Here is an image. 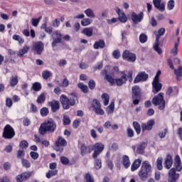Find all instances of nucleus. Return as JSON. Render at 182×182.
<instances>
[{
    "label": "nucleus",
    "mask_w": 182,
    "mask_h": 182,
    "mask_svg": "<svg viewBox=\"0 0 182 182\" xmlns=\"http://www.w3.org/2000/svg\"><path fill=\"white\" fill-rule=\"evenodd\" d=\"M164 166L165 168L167 170H170L173 166V156L171 155L168 154L164 159Z\"/></svg>",
    "instance_id": "20"
},
{
    "label": "nucleus",
    "mask_w": 182,
    "mask_h": 182,
    "mask_svg": "<svg viewBox=\"0 0 182 182\" xmlns=\"http://www.w3.org/2000/svg\"><path fill=\"white\" fill-rule=\"evenodd\" d=\"M86 36L90 37L93 35V28H85L82 32Z\"/></svg>",
    "instance_id": "37"
},
{
    "label": "nucleus",
    "mask_w": 182,
    "mask_h": 182,
    "mask_svg": "<svg viewBox=\"0 0 182 182\" xmlns=\"http://www.w3.org/2000/svg\"><path fill=\"white\" fill-rule=\"evenodd\" d=\"M21 149H28V146H29V144L28 143L27 141H25V140H23L20 142V144H19Z\"/></svg>",
    "instance_id": "58"
},
{
    "label": "nucleus",
    "mask_w": 182,
    "mask_h": 182,
    "mask_svg": "<svg viewBox=\"0 0 182 182\" xmlns=\"http://www.w3.org/2000/svg\"><path fill=\"white\" fill-rule=\"evenodd\" d=\"M0 182H11V181L9 180V177L2 176L0 178Z\"/></svg>",
    "instance_id": "64"
},
{
    "label": "nucleus",
    "mask_w": 182,
    "mask_h": 182,
    "mask_svg": "<svg viewBox=\"0 0 182 182\" xmlns=\"http://www.w3.org/2000/svg\"><path fill=\"white\" fill-rule=\"evenodd\" d=\"M106 46V43H105L104 40H100L99 41H96L94 45L93 48L94 49H103Z\"/></svg>",
    "instance_id": "30"
},
{
    "label": "nucleus",
    "mask_w": 182,
    "mask_h": 182,
    "mask_svg": "<svg viewBox=\"0 0 182 182\" xmlns=\"http://www.w3.org/2000/svg\"><path fill=\"white\" fill-rule=\"evenodd\" d=\"M88 87L90 89V90H93L95 87H96V82L93 80H90L88 82Z\"/></svg>",
    "instance_id": "55"
},
{
    "label": "nucleus",
    "mask_w": 182,
    "mask_h": 182,
    "mask_svg": "<svg viewBox=\"0 0 182 182\" xmlns=\"http://www.w3.org/2000/svg\"><path fill=\"white\" fill-rule=\"evenodd\" d=\"M17 157L18 159H23V157H25V151L22 150H18L17 151Z\"/></svg>",
    "instance_id": "63"
},
{
    "label": "nucleus",
    "mask_w": 182,
    "mask_h": 182,
    "mask_svg": "<svg viewBox=\"0 0 182 182\" xmlns=\"http://www.w3.org/2000/svg\"><path fill=\"white\" fill-rule=\"evenodd\" d=\"M51 75L50 72L49 71H43L42 73V76L43 79H49V77Z\"/></svg>",
    "instance_id": "62"
},
{
    "label": "nucleus",
    "mask_w": 182,
    "mask_h": 182,
    "mask_svg": "<svg viewBox=\"0 0 182 182\" xmlns=\"http://www.w3.org/2000/svg\"><path fill=\"white\" fill-rule=\"evenodd\" d=\"M31 176H32V173L31 172H23L20 175H18L16 176V180L17 181H26V180H28Z\"/></svg>",
    "instance_id": "21"
},
{
    "label": "nucleus",
    "mask_w": 182,
    "mask_h": 182,
    "mask_svg": "<svg viewBox=\"0 0 182 182\" xmlns=\"http://www.w3.org/2000/svg\"><path fill=\"white\" fill-rule=\"evenodd\" d=\"M58 175V170H49L48 171V173H46V177L47 178H51V177H53V176H57Z\"/></svg>",
    "instance_id": "41"
},
{
    "label": "nucleus",
    "mask_w": 182,
    "mask_h": 182,
    "mask_svg": "<svg viewBox=\"0 0 182 182\" xmlns=\"http://www.w3.org/2000/svg\"><path fill=\"white\" fill-rule=\"evenodd\" d=\"M15 129L10 124H6L3 130L2 137L7 140H11V139H14L15 137Z\"/></svg>",
    "instance_id": "7"
},
{
    "label": "nucleus",
    "mask_w": 182,
    "mask_h": 182,
    "mask_svg": "<svg viewBox=\"0 0 182 182\" xmlns=\"http://www.w3.org/2000/svg\"><path fill=\"white\" fill-rule=\"evenodd\" d=\"M151 173V165L149 161H144L141 164L138 176L141 181H146Z\"/></svg>",
    "instance_id": "4"
},
{
    "label": "nucleus",
    "mask_w": 182,
    "mask_h": 182,
    "mask_svg": "<svg viewBox=\"0 0 182 182\" xmlns=\"http://www.w3.org/2000/svg\"><path fill=\"white\" fill-rule=\"evenodd\" d=\"M18 76L11 77V78L10 79V85L11 86V87H15L16 85H18Z\"/></svg>",
    "instance_id": "47"
},
{
    "label": "nucleus",
    "mask_w": 182,
    "mask_h": 182,
    "mask_svg": "<svg viewBox=\"0 0 182 182\" xmlns=\"http://www.w3.org/2000/svg\"><path fill=\"white\" fill-rule=\"evenodd\" d=\"M112 56L114 59L120 58V51L119 50H114L112 53Z\"/></svg>",
    "instance_id": "60"
},
{
    "label": "nucleus",
    "mask_w": 182,
    "mask_h": 182,
    "mask_svg": "<svg viewBox=\"0 0 182 182\" xmlns=\"http://www.w3.org/2000/svg\"><path fill=\"white\" fill-rule=\"evenodd\" d=\"M84 178L85 180V182H95V179L92 178L90 173H85Z\"/></svg>",
    "instance_id": "56"
},
{
    "label": "nucleus",
    "mask_w": 182,
    "mask_h": 182,
    "mask_svg": "<svg viewBox=\"0 0 182 182\" xmlns=\"http://www.w3.org/2000/svg\"><path fill=\"white\" fill-rule=\"evenodd\" d=\"M60 160L61 164H63V166H68L69 164V159L66 156H60Z\"/></svg>",
    "instance_id": "50"
},
{
    "label": "nucleus",
    "mask_w": 182,
    "mask_h": 182,
    "mask_svg": "<svg viewBox=\"0 0 182 182\" xmlns=\"http://www.w3.org/2000/svg\"><path fill=\"white\" fill-rule=\"evenodd\" d=\"M127 134L128 137H130V138L134 137V131H133L132 128H128L127 129Z\"/></svg>",
    "instance_id": "61"
},
{
    "label": "nucleus",
    "mask_w": 182,
    "mask_h": 182,
    "mask_svg": "<svg viewBox=\"0 0 182 182\" xmlns=\"http://www.w3.org/2000/svg\"><path fill=\"white\" fill-rule=\"evenodd\" d=\"M63 123L64 126H68V124H70V118L67 115H64L63 119Z\"/></svg>",
    "instance_id": "51"
},
{
    "label": "nucleus",
    "mask_w": 182,
    "mask_h": 182,
    "mask_svg": "<svg viewBox=\"0 0 182 182\" xmlns=\"http://www.w3.org/2000/svg\"><path fill=\"white\" fill-rule=\"evenodd\" d=\"M89 146H87L85 144H82L80 147V154L82 157H84V156H86L87 153H89Z\"/></svg>",
    "instance_id": "31"
},
{
    "label": "nucleus",
    "mask_w": 182,
    "mask_h": 182,
    "mask_svg": "<svg viewBox=\"0 0 182 182\" xmlns=\"http://www.w3.org/2000/svg\"><path fill=\"white\" fill-rule=\"evenodd\" d=\"M152 104L154 106H158L159 110H164L166 109V100H164V93L160 92L152 99Z\"/></svg>",
    "instance_id": "6"
},
{
    "label": "nucleus",
    "mask_w": 182,
    "mask_h": 182,
    "mask_svg": "<svg viewBox=\"0 0 182 182\" xmlns=\"http://www.w3.org/2000/svg\"><path fill=\"white\" fill-rule=\"evenodd\" d=\"M29 50V46H24L22 49L19 50L18 56L20 58H22L25 53H28V51Z\"/></svg>",
    "instance_id": "36"
},
{
    "label": "nucleus",
    "mask_w": 182,
    "mask_h": 182,
    "mask_svg": "<svg viewBox=\"0 0 182 182\" xmlns=\"http://www.w3.org/2000/svg\"><path fill=\"white\" fill-rule=\"evenodd\" d=\"M92 22H93V21L90 18H83L81 21V25L82 26H89V25H90V23H92Z\"/></svg>",
    "instance_id": "45"
},
{
    "label": "nucleus",
    "mask_w": 182,
    "mask_h": 182,
    "mask_svg": "<svg viewBox=\"0 0 182 182\" xmlns=\"http://www.w3.org/2000/svg\"><path fill=\"white\" fill-rule=\"evenodd\" d=\"M141 97V89L139 85H134L132 87V98L140 99Z\"/></svg>",
    "instance_id": "17"
},
{
    "label": "nucleus",
    "mask_w": 182,
    "mask_h": 182,
    "mask_svg": "<svg viewBox=\"0 0 182 182\" xmlns=\"http://www.w3.org/2000/svg\"><path fill=\"white\" fill-rule=\"evenodd\" d=\"M141 166V159H136L131 166V171H136Z\"/></svg>",
    "instance_id": "28"
},
{
    "label": "nucleus",
    "mask_w": 182,
    "mask_h": 182,
    "mask_svg": "<svg viewBox=\"0 0 182 182\" xmlns=\"http://www.w3.org/2000/svg\"><path fill=\"white\" fill-rule=\"evenodd\" d=\"M149 79V74L146 72H140L137 74L134 80V83H140V82H146Z\"/></svg>",
    "instance_id": "13"
},
{
    "label": "nucleus",
    "mask_w": 182,
    "mask_h": 182,
    "mask_svg": "<svg viewBox=\"0 0 182 182\" xmlns=\"http://www.w3.org/2000/svg\"><path fill=\"white\" fill-rule=\"evenodd\" d=\"M102 99L104 100V105L107 106L109 105V100H110V97H109L108 94L105 92L102 95Z\"/></svg>",
    "instance_id": "42"
},
{
    "label": "nucleus",
    "mask_w": 182,
    "mask_h": 182,
    "mask_svg": "<svg viewBox=\"0 0 182 182\" xmlns=\"http://www.w3.org/2000/svg\"><path fill=\"white\" fill-rule=\"evenodd\" d=\"M122 163L124 168H129V167H130V165L132 164V163L130 162V158H129V156L127 155H124L122 156Z\"/></svg>",
    "instance_id": "27"
},
{
    "label": "nucleus",
    "mask_w": 182,
    "mask_h": 182,
    "mask_svg": "<svg viewBox=\"0 0 182 182\" xmlns=\"http://www.w3.org/2000/svg\"><path fill=\"white\" fill-rule=\"evenodd\" d=\"M166 33V28H161L158 30V34L156 36V41H160V38Z\"/></svg>",
    "instance_id": "39"
},
{
    "label": "nucleus",
    "mask_w": 182,
    "mask_h": 182,
    "mask_svg": "<svg viewBox=\"0 0 182 182\" xmlns=\"http://www.w3.org/2000/svg\"><path fill=\"white\" fill-rule=\"evenodd\" d=\"M132 124L136 134H140L141 133V126H140V123L134 121Z\"/></svg>",
    "instance_id": "34"
},
{
    "label": "nucleus",
    "mask_w": 182,
    "mask_h": 182,
    "mask_svg": "<svg viewBox=\"0 0 182 182\" xmlns=\"http://www.w3.org/2000/svg\"><path fill=\"white\" fill-rule=\"evenodd\" d=\"M84 12L88 18H95V13H93L92 9H87Z\"/></svg>",
    "instance_id": "49"
},
{
    "label": "nucleus",
    "mask_w": 182,
    "mask_h": 182,
    "mask_svg": "<svg viewBox=\"0 0 182 182\" xmlns=\"http://www.w3.org/2000/svg\"><path fill=\"white\" fill-rule=\"evenodd\" d=\"M56 122L52 118H48L43 122L38 129V133L41 136H45L48 133H54L56 132Z\"/></svg>",
    "instance_id": "1"
},
{
    "label": "nucleus",
    "mask_w": 182,
    "mask_h": 182,
    "mask_svg": "<svg viewBox=\"0 0 182 182\" xmlns=\"http://www.w3.org/2000/svg\"><path fill=\"white\" fill-rule=\"evenodd\" d=\"M106 112L108 113V114H112V113L114 112V102L110 103V105L107 108Z\"/></svg>",
    "instance_id": "48"
},
{
    "label": "nucleus",
    "mask_w": 182,
    "mask_h": 182,
    "mask_svg": "<svg viewBox=\"0 0 182 182\" xmlns=\"http://www.w3.org/2000/svg\"><path fill=\"white\" fill-rule=\"evenodd\" d=\"M168 132V129L167 128H165L163 132H161L159 133V136L160 137V139H164V137H166V135L167 134Z\"/></svg>",
    "instance_id": "59"
},
{
    "label": "nucleus",
    "mask_w": 182,
    "mask_h": 182,
    "mask_svg": "<svg viewBox=\"0 0 182 182\" xmlns=\"http://www.w3.org/2000/svg\"><path fill=\"white\" fill-rule=\"evenodd\" d=\"M122 58L124 60H127V62H136V59H137V56L136 54L131 53L129 50H125L122 53Z\"/></svg>",
    "instance_id": "10"
},
{
    "label": "nucleus",
    "mask_w": 182,
    "mask_h": 182,
    "mask_svg": "<svg viewBox=\"0 0 182 182\" xmlns=\"http://www.w3.org/2000/svg\"><path fill=\"white\" fill-rule=\"evenodd\" d=\"M163 87V85L160 83V81L158 80H153L152 82V92L154 95L156 93H159L160 90H161V88Z\"/></svg>",
    "instance_id": "19"
},
{
    "label": "nucleus",
    "mask_w": 182,
    "mask_h": 182,
    "mask_svg": "<svg viewBox=\"0 0 182 182\" xmlns=\"http://www.w3.org/2000/svg\"><path fill=\"white\" fill-rule=\"evenodd\" d=\"M45 49V44L42 41H37L33 46V50L37 53V55H42V52Z\"/></svg>",
    "instance_id": "15"
},
{
    "label": "nucleus",
    "mask_w": 182,
    "mask_h": 182,
    "mask_svg": "<svg viewBox=\"0 0 182 182\" xmlns=\"http://www.w3.org/2000/svg\"><path fill=\"white\" fill-rule=\"evenodd\" d=\"M30 157H31L33 160H38V159H39V154L38 152L31 151Z\"/></svg>",
    "instance_id": "57"
},
{
    "label": "nucleus",
    "mask_w": 182,
    "mask_h": 182,
    "mask_svg": "<svg viewBox=\"0 0 182 182\" xmlns=\"http://www.w3.org/2000/svg\"><path fill=\"white\" fill-rule=\"evenodd\" d=\"M105 150V144L101 142H97L93 145L88 146V154H90L92 151H94L92 154V159H97Z\"/></svg>",
    "instance_id": "5"
},
{
    "label": "nucleus",
    "mask_w": 182,
    "mask_h": 182,
    "mask_svg": "<svg viewBox=\"0 0 182 182\" xmlns=\"http://www.w3.org/2000/svg\"><path fill=\"white\" fill-rule=\"evenodd\" d=\"M144 18V13L143 11L140 12L139 14H136V12L133 11L131 14V19L134 22V23H139L143 18Z\"/></svg>",
    "instance_id": "14"
},
{
    "label": "nucleus",
    "mask_w": 182,
    "mask_h": 182,
    "mask_svg": "<svg viewBox=\"0 0 182 182\" xmlns=\"http://www.w3.org/2000/svg\"><path fill=\"white\" fill-rule=\"evenodd\" d=\"M72 97H68L66 95H61L60 97V102L62 105L63 109L64 110H69L70 107L75 106L76 105V100H77V95L75 93H72Z\"/></svg>",
    "instance_id": "3"
},
{
    "label": "nucleus",
    "mask_w": 182,
    "mask_h": 182,
    "mask_svg": "<svg viewBox=\"0 0 182 182\" xmlns=\"http://www.w3.org/2000/svg\"><path fill=\"white\" fill-rule=\"evenodd\" d=\"M156 166L157 170L161 171L163 170V158L159 157L156 159Z\"/></svg>",
    "instance_id": "38"
},
{
    "label": "nucleus",
    "mask_w": 182,
    "mask_h": 182,
    "mask_svg": "<svg viewBox=\"0 0 182 182\" xmlns=\"http://www.w3.org/2000/svg\"><path fill=\"white\" fill-rule=\"evenodd\" d=\"M45 100H46V98L45 97V93H41L38 97L36 102H37V103L42 105V103H45Z\"/></svg>",
    "instance_id": "46"
},
{
    "label": "nucleus",
    "mask_w": 182,
    "mask_h": 182,
    "mask_svg": "<svg viewBox=\"0 0 182 182\" xmlns=\"http://www.w3.org/2000/svg\"><path fill=\"white\" fill-rule=\"evenodd\" d=\"M53 35L55 36V38L53 39L51 46L52 48H56L58 46V43H62L63 35L60 31H56L53 33Z\"/></svg>",
    "instance_id": "11"
},
{
    "label": "nucleus",
    "mask_w": 182,
    "mask_h": 182,
    "mask_svg": "<svg viewBox=\"0 0 182 182\" xmlns=\"http://www.w3.org/2000/svg\"><path fill=\"white\" fill-rule=\"evenodd\" d=\"M13 39L14 41L18 42L19 45H22L25 42V40L18 34L13 35Z\"/></svg>",
    "instance_id": "40"
},
{
    "label": "nucleus",
    "mask_w": 182,
    "mask_h": 182,
    "mask_svg": "<svg viewBox=\"0 0 182 182\" xmlns=\"http://www.w3.org/2000/svg\"><path fill=\"white\" fill-rule=\"evenodd\" d=\"M40 114L41 116H42V117H46V116L49 114V109H48V107H46L41 108L40 110Z\"/></svg>",
    "instance_id": "43"
},
{
    "label": "nucleus",
    "mask_w": 182,
    "mask_h": 182,
    "mask_svg": "<svg viewBox=\"0 0 182 182\" xmlns=\"http://www.w3.org/2000/svg\"><path fill=\"white\" fill-rule=\"evenodd\" d=\"M78 89H80V90L82 92V93H88L89 92V87H87V85H85L83 82H79L77 84Z\"/></svg>",
    "instance_id": "35"
},
{
    "label": "nucleus",
    "mask_w": 182,
    "mask_h": 182,
    "mask_svg": "<svg viewBox=\"0 0 182 182\" xmlns=\"http://www.w3.org/2000/svg\"><path fill=\"white\" fill-rule=\"evenodd\" d=\"M154 124H156L154 119L149 120L146 124H141L142 132H150V130H152L153 126H154Z\"/></svg>",
    "instance_id": "16"
},
{
    "label": "nucleus",
    "mask_w": 182,
    "mask_h": 182,
    "mask_svg": "<svg viewBox=\"0 0 182 182\" xmlns=\"http://www.w3.org/2000/svg\"><path fill=\"white\" fill-rule=\"evenodd\" d=\"M180 45V37H178L177 41L174 44V47L171 50V53L173 56L178 55V46Z\"/></svg>",
    "instance_id": "26"
},
{
    "label": "nucleus",
    "mask_w": 182,
    "mask_h": 182,
    "mask_svg": "<svg viewBox=\"0 0 182 182\" xmlns=\"http://www.w3.org/2000/svg\"><path fill=\"white\" fill-rule=\"evenodd\" d=\"M92 107L93 108V110L96 114H100V116H103V114H105V110L102 109L100 102L97 99H94L92 100Z\"/></svg>",
    "instance_id": "9"
},
{
    "label": "nucleus",
    "mask_w": 182,
    "mask_h": 182,
    "mask_svg": "<svg viewBox=\"0 0 182 182\" xmlns=\"http://www.w3.org/2000/svg\"><path fill=\"white\" fill-rule=\"evenodd\" d=\"M174 73L176 76L177 80H180V77H182V69H176Z\"/></svg>",
    "instance_id": "54"
},
{
    "label": "nucleus",
    "mask_w": 182,
    "mask_h": 182,
    "mask_svg": "<svg viewBox=\"0 0 182 182\" xmlns=\"http://www.w3.org/2000/svg\"><path fill=\"white\" fill-rule=\"evenodd\" d=\"M180 178V174L176 173V168H173L168 171V182H177V180Z\"/></svg>",
    "instance_id": "12"
},
{
    "label": "nucleus",
    "mask_w": 182,
    "mask_h": 182,
    "mask_svg": "<svg viewBox=\"0 0 182 182\" xmlns=\"http://www.w3.org/2000/svg\"><path fill=\"white\" fill-rule=\"evenodd\" d=\"M116 12L119 15V20L120 22H123L124 23L127 22V17L123 11L120 10L119 8H117Z\"/></svg>",
    "instance_id": "23"
},
{
    "label": "nucleus",
    "mask_w": 182,
    "mask_h": 182,
    "mask_svg": "<svg viewBox=\"0 0 182 182\" xmlns=\"http://www.w3.org/2000/svg\"><path fill=\"white\" fill-rule=\"evenodd\" d=\"M94 161V167L96 170H100L102 168V159L99 158H93Z\"/></svg>",
    "instance_id": "32"
},
{
    "label": "nucleus",
    "mask_w": 182,
    "mask_h": 182,
    "mask_svg": "<svg viewBox=\"0 0 182 182\" xmlns=\"http://www.w3.org/2000/svg\"><path fill=\"white\" fill-rule=\"evenodd\" d=\"M174 166L176 168H175L176 171H181V159H180V156L178 155H176L175 157Z\"/></svg>",
    "instance_id": "24"
},
{
    "label": "nucleus",
    "mask_w": 182,
    "mask_h": 182,
    "mask_svg": "<svg viewBox=\"0 0 182 182\" xmlns=\"http://www.w3.org/2000/svg\"><path fill=\"white\" fill-rule=\"evenodd\" d=\"M147 36L144 33H141L140 36H139V42L141 43H146V42H147Z\"/></svg>",
    "instance_id": "52"
},
{
    "label": "nucleus",
    "mask_w": 182,
    "mask_h": 182,
    "mask_svg": "<svg viewBox=\"0 0 182 182\" xmlns=\"http://www.w3.org/2000/svg\"><path fill=\"white\" fill-rule=\"evenodd\" d=\"M154 50H155V52H157L159 55H161V53H163L161 48H160V41L156 40L155 43L154 45Z\"/></svg>",
    "instance_id": "33"
},
{
    "label": "nucleus",
    "mask_w": 182,
    "mask_h": 182,
    "mask_svg": "<svg viewBox=\"0 0 182 182\" xmlns=\"http://www.w3.org/2000/svg\"><path fill=\"white\" fill-rule=\"evenodd\" d=\"M21 164L23 167H26V168H29V167H31V162H29L28 159H23L21 161Z\"/></svg>",
    "instance_id": "53"
},
{
    "label": "nucleus",
    "mask_w": 182,
    "mask_h": 182,
    "mask_svg": "<svg viewBox=\"0 0 182 182\" xmlns=\"http://www.w3.org/2000/svg\"><path fill=\"white\" fill-rule=\"evenodd\" d=\"M147 147V143L142 142L136 148L137 154H143L144 153V149Z\"/></svg>",
    "instance_id": "29"
},
{
    "label": "nucleus",
    "mask_w": 182,
    "mask_h": 182,
    "mask_svg": "<svg viewBox=\"0 0 182 182\" xmlns=\"http://www.w3.org/2000/svg\"><path fill=\"white\" fill-rule=\"evenodd\" d=\"M32 89L34 92H39L42 90V85H41V82H34L33 84Z\"/></svg>",
    "instance_id": "44"
},
{
    "label": "nucleus",
    "mask_w": 182,
    "mask_h": 182,
    "mask_svg": "<svg viewBox=\"0 0 182 182\" xmlns=\"http://www.w3.org/2000/svg\"><path fill=\"white\" fill-rule=\"evenodd\" d=\"M68 146V141L62 136H58L55 142V151L63 153V147Z\"/></svg>",
    "instance_id": "8"
},
{
    "label": "nucleus",
    "mask_w": 182,
    "mask_h": 182,
    "mask_svg": "<svg viewBox=\"0 0 182 182\" xmlns=\"http://www.w3.org/2000/svg\"><path fill=\"white\" fill-rule=\"evenodd\" d=\"M34 139H35V141L36 143H41V144H43V146H46V147H49V146H50V142H49V141L48 140H41V136H38L37 134L34 135Z\"/></svg>",
    "instance_id": "25"
},
{
    "label": "nucleus",
    "mask_w": 182,
    "mask_h": 182,
    "mask_svg": "<svg viewBox=\"0 0 182 182\" xmlns=\"http://www.w3.org/2000/svg\"><path fill=\"white\" fill-rule=\"evenodd\" d=\"M48 105L50 106V107H51V111L53 113H56V111L60 109V104L58 100H53L52 101L48 102Z\"/></svg>",
    "instance_id": "18"
},
{
    "label": "nucleus",
    "mask_w": 182,
    "mask_h": 182,
    "mask_svg": "<svg viewBox=\"0 0 182 182\" xmlns=\"http://www.w3.org/2000/svg\"><path fill=\"white\" fill-rule=\"evenodd\" d=\"M104 73H105V79L110 83L111 86H113L114 83H116L117 86H122L124 85L126 82H127V74L124 71H122V76L119 78L114 79L113 78V75H114L112 73V75L107 73V70H104Z\"/></svg>",
    "instance_id": "2"
},
{
    "label": "nucleus",
    "mask_w": 182,
    "mask_h": 182,
    "mask_svg": "<svg viewBox=\"0 0 182 182\" xmlns=\"http://www.w3.org/2000/svg\"><path fill=\"white\" fill-rule=\"evenodd\" d=\"M153 4L154 5V7L158 9V11H160L161 12H164L166 10V6L164 4H161V0H153Z\"/></svg>",
    "instance_id": "22"
}]
</instances>
